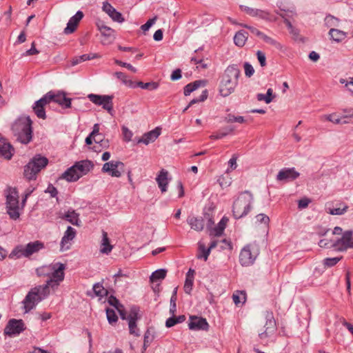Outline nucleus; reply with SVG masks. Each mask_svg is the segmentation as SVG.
I'll return each instance as SVG.
<instances>
[{
	"instance_id": "57",
	"label": "nucleus",
	"mask_w": 353,
	"mask_h": 353,
	"mask_svg": "<svg viewBox=\"0 0 353 353\" xmlns=\"http://www.w3.org/2000/svg\"><path fill=\"white\" fill-rule=\"evenodd\" d=\"M114 21H117L119 23H122L125 21L124 18L123 17L121 12L117 11V10H114V12H113L110 16H109Z\"/></svg>"
},
{
	"instance_id": "56",
	"label": "nucleus",
	"mask_w": 353,
	"mask_h": 353,
	"mask_svg": "<svg viewBox=\"0 0 353 353\" xmlns=\"http://www.w3.org/2000/svg\"><path fill=\"white\" fill-rule=\"evenodd\" d=\"M116 10L108 1L103 2L102 10L110 16Z\"/></svg>"
},
{
	"instance_id": "60",
	"label": "nucleus",
	"mask_w": 353,
	"mask_h": 353,
	"mask_svg": "<svg viewBox=\"0 0 353 353\" xmlns=\"http://www.w3.org/2000/svg\"><path fill=\"white\" fill-rule=\"evenodd\" d=\"M256 57L261 66L265 67L266 65V57L265 53L259 50L256 52Z\"/></svg>"
},
{
	"instance_id": "59",
	"label": "nucleus",
	"mask_w": 353,
	"mask_h": 353,
	"mask_svg": "<svg viewBox=\"0 0 353 353\" xmlns=\"http://www.w3.org/2000/svg\"><path fill=\"white\" fill-rule=\"evenodd\" d=\"M157 19V17H153L152 19H149L145 24L141 26V29L143 32H147L149 29L154 25Z\"/></svg>"
},
{
	"instance_id": "17",
	"label": "nucleus",
	"mask_w": 353,
	"mask_h": 353,
	"mask_svg": "<svg viewBox=\"0 0 353 353\" xmlns=\"http://www.w3.org/2000/svg\"><path fill=\"white\" fill-rule=\"evenodd\" d=\"M23 330L24 323L22 320L11 319L4 329V334L8 336L19 334Z\"/></svg>"
},
{
	"instance_id": "33",
	"label": "nucleus",
	"mask_w": 353,
	"mask_h": 353,
	"mask_svg": "<svg viewBox=\"0 0 353 353\" xmlns=\"http://www.w3.org/2000/svg\"><path fill=\"white\" fill-rule=\"evenodd\" d=\"M27 250L26 253L30 257L34 253L38 252L39 250H42L44 248V244L41 241H35L33 242H30L26 245Z\"/></svg>"
},
{
	"instance_id": "2",
	"label": "nucleus",
	"mask_w": 353,
	"mask_h": 353,
	"mask_svg": "<svg viewBox=\"0 0 353 353\" xmlns=\"http://www.w3.org/2000/svg\"><path fill=\"white\" fill-rule=\"evenodd\" d=\"M239 74V70L234 65L225 69L219 85V92L221 96L228 97L234 91L238 84Z\"/></svg>"
},
{
	"instance_id": "62",
	"label": "nucleus",
	"mask_w": 353,
	"mask_h": 353,
	"mask_svg": "<svg viewBox=\"0 0 353 353\" xmlns=\"http://www.w3.org/2000/svg\"><path fill=\"white\" fill-rule=\"evenodd\" d=\"M243 26L244 28L248 29L252 34L257 36L260 39L261 38V37L263 34V32H261L259 30H258L257 28H256L254 27L250 26H248V25H243Z\"/></svg>"
},
{
	"instance_id": "28",
	"label": "nucleus",
	"mask_w": 353,
	"mask_h": 353,
	"mask_svg": "<svg viewBox=\"0 0 353 353\" xmlns=\"http://www.w3.org/2000/svg\"><path fill=\"white\" fill-rule=\"evenodd\" d=\"M161 128H156L155 129L145 133L141 138L138 141V143H143L145 145L154 142L160 135Z\"/></svg>"
},
{
	"instance_id": "22",
	"label": "nucleus",
	"mask_w": 353,
	"mask_h": 353,
	"mask_svg": "<svg viewBox=\"0 0 353 353\" xmlns=\"http://www.w3.org/2000/svg\"><path fill=\"white\" fill-rule=\"evenodd\" d=\"M265 319V330L263 332H261L259 334L260 339H261L266 338L268 336V334L274 332L276 329V323L272 313L267 312Z\"/></svg>"
},
{
	"instance_id": "55",
	"label": "nucleus",
	"mask_w": 353,
	"mask_h": 353,
	"mask_svg": "<svg viewBox=\"0 0 353 353\" xmlns=\"http://www.w3.org/2000/svg\"><path fill=\"white\" fill-rule=\"evenodd\" d=\"M121 130L124 141L126 142L130 141L133 136L132 132L125 126H123Z\"/></svg>"
},
{
	"instance_id": "39",
	"label": "nucleus",
	"mask_w": 353,
	"mask_h": 353,
	"mask_svg": "<svg viewBox=\"0 0 353 353\" xmlns=\"http://www.w3.org/2000/svg\"><path fill=\"white\" fill-rule=\"evenodd\" d=\"M321 121H329L335 124H339L341 123H348L346 120L342 121L341 118H340L336 113H332L330 114H325L321 117Z\"/></svg>"
},
{
	"instance_id": "29",
	"label": "nucleus",
	"mask_w": 353,
	"mask_h": 353,
	"mask_svg": "<svg viewBox=\"0 0 353 353\" xmlns=\"http://www.w3.org/2000/svg\"><path fill=\"white\" fill-rule=\"evenodd\" d=\"M188 223L190 225L191 229L197 232H201L204 228V220L202 217L190 216L187 219Z\"/></svg>"
},
{
	"instance_id": "42",
	"label": "nucleus",
	"mask_w": 353,
	"mask_h": 353,
	"mask_svg": "<svg viewBox=\"0 0 353 353\" xmlns=\"http://www.w3.org/2000/svg\"><path fill=\"white\" fill-rule=\"evenodd\" d=\"M274 98V96L273 95V90L272 88L268 89L266 94L259 93L256 95L258 101H264L266 103H271Z\"/></svg>"
},
{
	"instance_id": "41",
	"label": "nucleus",
	"mask_w": 353,
	"mask_h": 353,
	"mask_svg": "<svg viewBox=\"0 0 353 353\" xmlns=\"http://www.w3.org/2000/svg\"><path fill=\"white\" fill-rule=\"evenodd\" d=\"M227 221V219L223 218L218 223V225L211 231L210 234L216 236H221L225 228Z\"/></svg>"
},
{
	"instance_id": "61",
	"label": "nucleus",
	"mask_w": 353,
	"mask_h": 353,
	"mask_svg": "<svg viewBox=\"0 0 353 353\" xmlns=\"http://www.w3.org/2000/svg\"><path fill=\"white\" fill-rule=\"evenodd\" d=\"M245 74L248 77H252L254 73V68L249 63H244Z\"/></svg>"
},
{
	"instance_id": "40",
	"label": "nucleus",
	"mask_w": 353,
	"mask_h": 353,
	"mask_svg": "<svg viewBox=\"0 0 353 353\" xmlns=\"http://www.w3.org/2000/svg\"><path fill=\"white\" fill-rule=\"evenodd\" d=\"M99 30L101 34L105 37V40L102 41L103 43L106 44L110 43V41H109V39L112 37L114 30L106 26H101L99 28Z\"/></svg>"
},
{
	"instance_id": "53",
	"label": "nucleus",
	"mask_w": 353,
	"mask_h": 353,
	"mask_svg": "<svg viewBox=\"0 0 353 353\" xmlns=\"http://www.w3.org/2000/svg\"><path fill=\"white\" fill-rule=\"evenodd\" d=\"M342 259L341 257H334V258H326L323 261V264L325 266L330 268L335 265L339 261H340Z\"/></svg>"
},
{
	"instance_id": "51",
	"label": "nucleus",
	"mask_w": 353,
	"mask_h": 353,
	"mask_svg": "<svg viewBox=\"0 0 353 353\" xmlns=\"http://www.w3.org/2000/svg\"><path fill=\"white\" fill-rule=\"evenodd\" d=\"M335 243H334V239H323L320 240L319 243V245L321 248H334L335 249Z\"/></svg>"
},
{
	"instance_id": "14",
	"label": "nucleus",
	"mask_w": 353,
	"mask_h": 353,
	"mask_svg": "<svg viewBox=\"0 0 353 353\" xmlns=\"http://www.w3.org/2000/svg\"><path fill=\"white\" fill-rule=\"evenodd\" d=\"M124 163L119 161H111L103 164L101 171L113 177H120L124 171Z\"/></svg>"
},
{
	"instance_id": "35",
	"label": "nucleus",
	"mask_w": 353,
	"mask_h": 353,
	"mask_svg": "<svg viewBox=\"0 0 353 353\" xmlns=\"http://www.w3.org/2000/svg\"><path fill=\"white\" fill-rule=\"evenodd\" d=\"M232 300L236 306L242 305L246 301V293L245 291H235L232 294Z\"/></svg>"
},
{
	"instance_id": "18",
	"label": "nucleus",
	"mask_w": 353,
	"mask_h": 353,
	"mask_svg": "<svg viewBox=\"0 0 353 353\" xmlns=\"http://www.w3.org/2000/svg\"><path fill=\"white\" fill-rule=\"evenodd\" d=\"M188 327L192 330H204L208 331L209 324L206 319L197 316H190L189 318Z\"/></svg>"
},
{
	"instance_id": "47",
	"label": "nucleus",
	"mask_w": 353,
	"mask_h": 353,
	"mask_svg": "<svg viewBox=\"0 0 353 353\" xmlns=\"http://www.w3.org/2000/svg\"><path fill=\"white\" fill-rule=\"evenodd\" d=\"M108 303H110V305L114 306L120 312L121 317L123 319H125V316L121 309L122 307V305L119 303V301L114 296H110L108 298Z\"/></svg>"
},
{
	"instance_id": "4",
	"label": "nucleus",
	"mask_w": 353,
	"mask_h": 353,
	"mask_svg": "<svg viewBox=\"0 0 353 353\" xmlns=\"http://www.w3.org/2000/svg\"><path fill=\"white\" fill-rule=\"evenodd\" d=\"M254 198L249 191L241 192L234 201L232 213L236 219H240L247 215L251 210Z\"/></svg>"
},
{
	"instance_id": "5",
	"label": "nucleus",
	"mask_w": 353,
	"mask_h": 353,
	"mask_svg": "<svg viewBox=\"0 0 353 353\" xmlns=\"http://www.w3.org/2000/svg\"><path fill=\"white\" fill-rule=\"evenodd\" d=\"M32 121L28 117L20 118L12 125V130L17 140L27 144L32 139Z\"/></svg>"
},
{
	"instance_id": "50",
	"label": "nucleus",
	"mask_w": 353,
	"mask_h": 353,
	"mask_svg": "<svg viewBox=\"0 0 353 353\" xmlns=\"http://www.w3.org/2000/svg\"><path fill=\"white\" fill-rule=\"evenodd\" d=\"M106 315L110 324L113 325L114 323H117L118 317L113 309H106Z\"/></svg>"
},
{
	"instance_id": "26",
	"label": "nucleus",
	"mask_w": 353,
	"mask_h": 353,
	"mask_svg": "<svg viewBox=\"0 0 353 353\" xmlns=\"http://www.w3.org/2000/svg\"><path fill=\"white\" fill-rule=\"evenodd\" d=\"M49 104L46 96L44 95L41 99L35 102L33 110L35 114L40 119H46L45 107Z\"/></svg>"
},
{
	"instance_id": "52",
	"label": "nucleus",
	"mask_w": 353,
	"mask_h": 353,
	"mask_svg": "<svg viewBox=\"0 0 353 353\" xmlns=\"http://www.w3.org/2000/svg\"><path fill=\"white\" fill-rule=\"evenodd\" d=\"M261 39H262L267 44H269L270 46H274L276 48H281V44L279 42H277L273 38H272L270 37H268V35L265 34L264 33H263V36L261 37Z\"/></svg>"
},
{
	"instance_id": "64",
	"label": "nucleus",
	"mask_w": 353,
	"mask_h": 353,
	"mask_svg": "<svg viewBox=\"0 0 353 353\" xmlns=\"http://www.w3.org/2000/svg\"><path fill=\"white\" fill-rule=\"evenodd\" d=\"M39 54V51L35 48L34 42L32 43V47L30 50H27L25 53L26 56H31Z\"/></svg>"
},
{
	"instance_id": "7",
	"label": "nucleus",
	"mask_w": 353,
	"mask_h": 353,
	"mask_svg": "<svg viewBox=\"0 0 353 353\" xmlns=\"http://www.w3.org/2000/svg\"><path fill=\"white\" fill-rule=\"evenodd\" d=\"M6 208L10 219L17 220L19 218V192L15 188H8L6 190Z\"/></svg>"
},
{
	"instance_id": "25",
	"label": "nucleus",
	"mask_w": 353,
	"mask_h": 353,
	"mask_svg": "<svg viewBox=\"0 0 353 353\" xmlns=\"http://www.w3.org/2000/svg\"><path fill=\"white\" fill-rule=\"evenodd\" d=\"M14 154V148L12 145L0 135V156L6 159H10Z\"/></svg>"
},
{
	"instance_id": "15",
	"label": "nucleus",
	"mask_w": 353,
	"mask_h": 353,
	"mask_svg": "<svg viewBox=\"0 0 353 353\" xmlns=\"http://www.w3.org/2000/svg\"><path fill=\"white\" fill-rule=\"evenodd\" d=\"M325 212L332 215H342L345 214L347 209L348 205L345 203L339 201H334L327 202L325 204Z\"/></svg>"
},
{
	"instance_id": "43",
	"label": "nucleus",
	"mask_w": 353,
	"mask_h": 353,
	"mask_svg": "<svg viewBox=\"0 0 353 353\" xmlns=\"http://www.w3.org/2000/svg\"><path fill=\"white\" fill-rule=\"evenodd\" d=\"M114 76L121 80L125 85L131 87V88H135V82L132 81V80L129 79L128 76L121 72H117L114 73Z\"/></svg>"
},
{
	"instance_id": "63",
	"label": "nucleus",
	"mask_w": 353,
	"mask_h": 353,
	"mask_svg": "<svg viewBox=\"0 0 353 353\" xmlns=\"http://www.w3.org/2000/svg\"><path fill=\"white\" fill-rule=\"evenodd\" d=\"M256 221L260 223H263L265 224H268L270 221V219L268 216L264 214H259L256 216Z\"/></svg>"
},
{
	"instance_id": "1",
	"label": "nucleus",
	"mask_w": 353,
	"mask_h": 353,
	"mask_svg": "<svg viewBox=\"0 0 353 353\" xmlns=\"http://www.w3.org/2000/svg\"><path fill=\"white\" fill-rule=\"evenodd\" d=\"M65 269V265L64 264L54 263L38 268L36 272L39 277L48 278L46 285H43V287H46L48 290H50V288L54 290L63 281Z\"/></svg>"
},
{
	"instance_id": "23",
	"label": "nucleus",
	"mask_w": 353,
	"mask_h": 353,
	"mask_svg": "<svg viewBox=\"0 0 353 353\" xmlns=\"http://www.w3.org/2000/svg\"><path fill=\"white\" fill-rule=\"evenodd\" d=\"M299 176V173L292 168H284L281 170L276 176L278 181H294Z\"/></svg>"
},
{
	"instance_id": "32",
	"label": "nucleus",
	"mask_w": 353,
	"mask_h": 353,
	"mask_svg": "<svg viewBox=\"0 0 353 353\" xmlns=\"http://www.w3.org/2000/svg\"><path fill=\"white\" fill-rule=\"evenodd\" d=\"M195 272L192 269H190L186 274L185 281L183 286V289L185 293L190 294L194 283Z\"/></svg>"
},
{
	"instance_id": "24",
	"label": "nucleus",
	"mask_w": 353,
	"mask_h": 353,
	"mask_svg": "<svg viewBox=\"0 0 353 353\" xmlns=\"http://www.w3.org/2000/svg\"><path fill=\"white\" fill-rule=\"evenodd\" d=\"M83 16L84 14L83 12L78 11L74 16L70 19L66 28L64 29V32L65 34H71L74 32Z\"/></svg>"
},
{
	"instance_id": "49",
	"label": "nucleus",
	"mask_w": 353,
	"mask_h": 353,
	"mask_svg": "<svg viewBox=\"0 0 353 353\" xmlns=\"http://www.w3.org/2000/svg\"><path fill=\"white\" fill-rule=\"evenodd\" d=\"M93 290L94 294L99 297H103L108 294L107 290L105 289L103 286L100 283L95 284L93 286Z\"/></svg>"
},
{
	"instance_id": "54",
	"label": "nucleus",
	"mask_w": 353,
	"mask_h": 353,
	"mask_svg": "<svg viewBox=\"0 0 353 353\" xmlns=\"http://www.w3.org/2000/svg\"><path fill=\"white\" fill-rule=\"evenodd\" d=\"M237 159H238V157L236 154H233L232 158L229 160L228 161V165L229 167L228 168L227 170H226V172H230L232 170H234L236 167H237V163H236V161H237Z\"/></svg>"
},
{
	"instance_id": "20",
	"label": "nucleus",
	"mask_w": 353,
	"mask_h": 353,
	"mask_svg": "<svg viewBox=\"0 0 353 353\" xmlns=\"http://www.w3.org/2000/svg\"><path fill=\"white\" fill-rule=\"evenodd\" d=\"M126 319L128 321L130 334L134 336H139L140 334L139 329L137 325V321L138 320V312L137 310L132 309Z\"/></svg>"
},
{
	"instance_id": "19",
	"label": "nucleus",
	"mask_w": 353,
	"mask_h": 353,
	"mask_svg": "<svg viewBox=\"0 0 353 353\" xmlns=\"http://www.w3.org/2000/svg\"><path fill=\"white\" fill-rule=\"evenodd\" d=\"M76 236V230L68 226L61 241V251L68 250L70 248L71 241Z\"/></svg>"
},
{
	"instance_id": "44",
	"label": "nucleus",
	"mask_w": 353,
	"mask_h": 353,
	"mask_svg": "<svg viewBox=\"0 0 353 353\" xmlns=\"http://www.w3.org/2000/svg\"><path fill=\"white\" fill-rule=\"evenodd\" d=\"M166 276V271L164 270H159L153 272L150 276V281L156 283L163 280Z\"/></svg>"
},
{
	"instance_id": "36",
	"label": "nucleus",
	"mask_w": 353,
	"mask_h": 353,
	"mask_svg": "<svg viewBox=\"0 0 353 353\" xmlns=\"http://www.w3.org/2000/svg\"><path fill=\"white\" fill-rule=\"evenodd\" d=\"M27 248L26 245H17L14 249L10 253V257H16V258H21L22 256L24 257H28L27 254Z\"/></svg>"
},
{
	"instance_id": "38",
	"label": "nucleus",
	"mask_w": 353,
	"mask_h": 353,
	"mask_svg": "<svg viewBox=\"0 0 353 353\" xmlns=\"http://www.w3.org/2000/svg\"><path fill=\"white\" fill-rule=\"evenodd\" d=\"M210 254V250L205 248L204 243L199 242L198 244V252L196 254L197 258L203 259L205 261H206Z\"/></svg>"
},
{
	"instance_id": "45",
	"label": "nucleus",
	"mask_w": 353,
	"mask_h": 353,
	"mask_svg": "<svg viewBox=\"0 0 353 353\" xmlns=\"http://www.w3.org/2000/svg\"><path fill=\"white\" fill-rule=\"evenodd\" d=\"M208 92L207 90H204L203 92H202V94L198 97V98H195V99H193L189 103V105L185 108V109L183 110V112H185V111L188 110V109L192 106V105L196 103H199V102H202V101H204L207 98H208Z\"/></svg>"
},
{
	"instance_id": "27",
	"label": "nucleus",
	"mask_w": 353,
	"mask_h": 353,
	"mask_svg": "<svg viewBox=\"0 0 353 353\" xmlns=\"http://www.w3.org/2000/svg\"><path fill=\"white\" fill-rule=\"evenodd\" d=\"M328 34L330 40L337 43L343 42L347 37V32L334 28L330 29Z\"/></svg>"
},
{
	"instance_id": "46",
	"label": "nucleus",
	"mask_w": 353,
	"mask_h": 353,
	"mask_svg": "<svg viewBox=\"0 0 353 353\" xmlns=\"http://www.w3.org/2000/svg\"><path fill=\"white\" fill-rule=\"evenodd\" d=\"M339 19L332 15H327L325 18V24L327 28H334L339 25Z\"/></svg>"
},
{
	"instance_id": "37",
	"label": "nucleus",
	"mask_w": 353,
	"mask_h": 353,
	"mask_svg": "<svg viewBox=\"0 0 353 353\" xmlns=\"http://www.w3.org/2000/svg\"><path fill=\"white\" fill-rule=\"evenodd\" d=\"M62 219H65L72 225H79V214L74 210L68 211L62 216Z\"/></svg>"
},
{
	"instance_id": "8",
	"label": "nucleus",
	"mask_w": 353,
	"mask_h": 353,
	"mask_svg": "<svg viewBox=\"0 0 353 353\" xmlns=\"http://www.w3.org/2000/svg\"><path fill=\"white\" fill-rule=\"evenodd\" d=\"M48 163L47 158L41 155L35 156L24 168V176L28 180L34 179L37 174Z\"/></svg>"
},
{
	"instance_id": "21",
	"label": "nucleus",
	"mask_w": 353,
	"mask_h": 353,
	"mask_svg": "<svg viewBox=\"0 0 353 353\" xmlns=\"http://www.w3.org/2000/svg\"><path fill=\"white\" fill-rule=\"evenodd\" d=\"M156 181L161 192L163 193L167 191L171 177H170L169 172L166 170L161 169L157 176Z\"/></svg>"
},
{
	"instance_id": "30",
	"label": "nucleus",
	"mask_w": 353,
	"mask_h": 353,
	"mask_svg": "<svg viewBox=\"0 0 353 353\" xmlns=\"http://www.w3.org/2000/svg\"><path fill=\"white\" fill-rule=\"evenodd\" d=\"M113 246L110 244V239L108 233L105 231L102 232V239L100 245V252L102 254H108L111 252Z\"/></svg>"
},
{
	"instance_id": "31",
	"label": "nucleus",
	"mask_w": 353,
	"mask_h": 353,
	"mask_svg": "<svg viewBox=\"0 0 353 353\" xmlns=\"http://www.w3.org/2000/svg\"><path fill=\"white\" fill-rule=\"evenodd\" d=\"M207 84L206 80H197L185 86L183 93L185 96L190 95L193 91L200 87H205Z\"/></svg>"
},
{
	"instance_id": "11",
	"label": "nucleus",
	"mask_w": 353,
	"mask_h": 353,
	"mask_svg": "<svg viewBox=\"0 0 353 353\" xmlns=\"http://www.w3.org/2000/svg\"><path fill=\"white\" fill-rule=\"evenodd\" d=\"M240 8L241 11L245 12L250 16L253 17H259L266 21L272 22L277 20L276 16L265 10L252 8L245 6H241Z\"/></svg>"
},
{
	"instance_id": "6",
	"label": "nucleus",
	"mask_w": 353,
	"mask_h": 353,
	"mask_svg": "<svg viewBox=\"0 0 353 353\" xmlns=\"http://www.w3.org/2000/svg\"><path fill=\"white\" fill-rule=\"evenodd\" d=\"M50 294V290L43 285L33 288L26 295L23 305L26 312L34 307L36 304Z\"/></svg>"
},
{
	"instance_id": "12",
	"label": "nucleus",
	"mask_w": 353,
	"mask_h": 353,
	"mask_svg": "<svg viewBox=\"0 0 353 353\" xmlns=\"http://www.w3.org/2000/svg\"><path fill=\"white\" fill-rule=\"evenodd\" d=\"M353 232L351 230L344 232L341 237L334 238L335 250L345 251L353 248Z\"/></svg>"
},
{
	"instance_id": "34",
	"label": "nucleus",
	"mask_w": 353,
	"mask_h": 353,
	"mask_svg": "<svg viewBox=\"0 0 353 353\" xmlns=\"http://www.w3.org/2000/svg\"><path fill=\"white\" fill-rule=\"evenodd\" d=\"M248 33L243 30L237 32L234 37V42L239 47H243L247 41Z\"/></svg>"
},
{
	"instance_id": "58",
	"label": "nucleus",
	"mask_w": 353,
	"mask_h": 353,
	"mask_svg": "<svg viewBox=\"0 0 353 353\" xmlns=\"http://www.w3.org/2000/svg\"><path fill=\"white\" fill-rule=\"evenodd\" d=\"M114 21H117L119 23H122L125 21L124 18L123 17L121 12L117 11V10H114V12H113L110 16H109Z\"/></svg>"
},
{
	"instance_id": "9",
	"label": "nucleus",
	"mask_w": 353,
	"mask_h": 353,
	"mask_svg": "<svg viewBox=\"0 0 353 353\" xmlns=\"http://www.w3.org/2000/svg\"><path fill=\"white\" fill-rule=\"evenodd\" d=\"M259 254V248L256 243L245 245L239 254V261L243 266L252 265Z\"/></svg>"
},
{
	"instance_id": "10",
	"label": "nucleus",
	"mask_w": 353,
	"mask_h": 353,
	"mask_svg": "<svg viewBox=\"0 0 353 353\" xmlns=\"http://www.w3.org/2000/svg\"><path fill=\"white\" fill-rule=\"evenodd\" d=\"M88 98L95 105H102L104 110H107L108 113L112 115L113 97L112 96L90 94H88Z\"/></svg>"
},
{
	"instance_id": "48",
	"label": "nucleus",
	"mask_w": 353,
	"mask_h": 353,
	"mask_svg": "<svg viewBox=\"0 0 353 353\" xmlns=\"http://www.w3.org/2000/svg\"><path fill=\"white\" fill-rule=\"evenodd\" d=\"M139 87L142 89H146L150 90H156L159 84L156 82H150V83H143L142 81H139L137 83H135V87Z\"/></svg>"
},
{
	"instance_id": "16",
	"label": "nucleus",
	"mask_w": 353,
	"mask_h": 353,
	"mask_svg": "<svg viewBox=\"0 0 353 353\" xmlns=\"http://www.w3.org/2000/svg\"><path fill=\"white\" fill-rule=\"evenodd\" d=\"M93 141L105 148L108 146V141L103 139L102 134L99 133V125L97 123L94 124L92 132L85 139V143L88 145H91Z\"/></svg>"
},
{
	"instance_id": "3",
	"label": "nucleus",
	"mask_w": 353,
	"mask_h": 353,
	"mask_svg": "<svg viewBox=\"0 0 353 353\" xmlns=\"http://www.w3.org/2000/svg\"><path fill=\"white\" fill-rule=\"evenodd\" d=\"M94 164L91 161L83 160L77 162L74 165L65 170L60 179L68 182L77 181L81 176L87 174L93 169Z\"/></svg>"
},
{
	"instance_id": "13",
	"label": "nucleus",
	"mask_w": 353,
	"mask_h": 353,
	"mask_svg": "<svg viewBox=\"0 0 353 353\" xmlns=\"http://www.w3.org/2000/svg\"><path fill=\"white\" fill-rule=\"evenodd\" d=\"M49 104L51 102L58 103L64 108H69L71 106V99L65 97V94L61 91H50L45 94Z\"/></svg>"
}]
</instances>
